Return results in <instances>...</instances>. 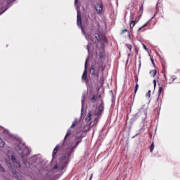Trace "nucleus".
<instances>
[{
    "instance_id": "obj_1",
    "label": "nucleus",
    "mask_w": 180,
    "mask_h": 180,
    "mask_svg": "<svg viewBox=\"0 0 180 180\" xmlns=\"http://www.w3.org/2000/svg\"><path fill=\"white\" fill-rule=\"evenodd\" d=\"M81 12H79V10H77V25L80 27V29H82V32L85 34V32L84 31V27H82V21L81 20Z\"/></svg>"
},
{
    "instance_id": "obj_2",
    "label": "nucleus",
    "mask_w": 180,
    "mask_h": 180,
    "mask_svg": "<svg viewBox=\"0 0 180 180\" xmlns=\"http://www.w3.org/2000/svg\"><path fill=\"white\" fill-rule=\"evenodd\" d=\"M103 111V104L101 103L98 108H96V110L94 111V115H96V116H99V115H101V113H102Z\"/></svg>"
},
{
    "instance_id": "obj_3",
    "label": "nucleus",
    "mask_w": 180,
    "mask_h": 180,
    "mask_svg": "<svg viewBox=\"0 0 180 180\" xmlns=\"http://www.w3.org/2000/svg\"><path fill=\"white\" fill-rule=\"evenodd\" d=\"M8 155V158L10 160H12L13 162H14V164L15 163V167H17V168H20V165H19V162H18V161H16V159L15 158V156H13V155Z\"/></svg>"
},
{
    "instance_id": "obj_4",
    "label": "nucleus",
    "mask_w": 180,
    "mask_h": 180,
    "mask_svg": "<svg viewBox=\"0 0 180 180\" xmlns=\"http://www.w3.org/2000/svg\"><path fill=\"white\" fill-rule=\"evenodd\" d=\"M87 63H88V59L86 60L85 65H84L85 70H84V72L83 75H82V79H84V80L86 79V77H87V73H86V64H87Z\"/></svg>"
},
{
    "instance_id": "obj_5",
    "label": "nucleus",
    "mask_w": 180,
    "mask_h": 180,
    "mask_svg": "<svg viewBox=\"0 0 180 180\" xmlns=\"http://www.w3.org/2000/svg\"><path fill=\"white\" fill-rule=\"evenodd\" d=\"M139 20H140V18H139L137 20L131 21V24H130L131 29H133L134 26H136V23H139Z\"/></svg>"
},
{
    "instance_id": "obj_6",
    "label": "nucleus",
    "mask_w": 180,
    "mask_h": 180,
    "mask_svg": "<svg viewBox=\"0 0 180 180\" xmlns=\"http://www.w3.org/2000/svg\"><path fill=\"white\" fill-rule=\"evenodd\" d=\"M103 9V7L102 6V4H97L96 6V11H97V12H98V13H101V12H102Z\"/></svg>"
},
{
    "instance_id": "obj_7",
    "label": "nucleus",
    "mask_w": 180,
    "mask_h": 180,
    "mask_svg": "<svg viewBox=\"0 0 180 180\" xmlns=\"http://www.w3.org/2000/svg\"><path fill=\"white\" fill-rule=\"evenodd\" d=\"M92 112H89V114L87 115V116L86 117V122H90L91 119L92 117Z\"/></svg>"
},
{
    "instance_id": "obj_8",
    "label": "nucleus",
    "mask_w": 180,
    "mask_h": 180,
    "mask_svg": "<svg viewBox=\"0 0 180 180\" xmlns=\"http://www.w3.org/2000/svg\"><path fill=\"white\" fill-rule=\"evenodd\" d=\"M58 148H59V146H56V148H55L54 150H53V157H55V156H56V154H57V153H58Z\"/></svg>"
},
{
    "instance_id": "obj_9",
    "label": "nucleus",
    "mask_w": 180,
    "mask_h": 180,
    "mask_svg": "<svg viewBox=\"0 0 180 180\" xmlns=\"http://www.w3.org/2000/svg\"><path fill=\"white\" fill-rule=\"evenodd\" d=\"M150 75H152V77H155V75H157V70H153L150 72Z\"/></svg>"
},
{
    "instance_id": "obj_10",
    "label": "nucleus",
    "mask_w": 180,
    "mask_h": 180,
    "mask_svg": "<svg viewBox=\"0 0 180 180\" xmlns=\"http://www.w3.org/2000/svg\"><path fill=\"white\" fill-rule=\"evenodd\" d=\"M0 147L1 148H4V147H5V142L2 141L1 139H0Z\"/></svg>"
},
{
    "instance_id": "obj_11",
    "label": "nucleus",
    "mask_w": 180,
    "mask_h": 180,
    "mask_svg": "<svg viewBox=\"0 0 180 180\" xmlns=\"http://www.w3.org/2000/svg\"><path fill=\"white\" fill-rule=\"evenodd\" d=\"M77 123H78V121H77V120H75L72 122L71 127H75L77 126Z\"/></svg>"
},
{
    "instance_id": "obj_12",
    "label": "nucleus",
    "mask_w": 180,
    "mask_h": 180,
    "mask_svg": "<svg viewBox=\"0 0 180 180\" xmlns=\"http://www.w3.org/2000/svg\"><path fill=\"white\" fill-rule=\"evenodd\" d=\"M90 72L92 74V75H95V69L94 68H91L90 69Z\"/></svg>"
},
{
    "instance_id": "obj_13",
    "label": "nucleus",
    "mask_w": 180,
    "mask_h": 180,
    "mask_svg": "<svg viewBox=\"0 0 180 180\" xmlns=\"http://www.w3.org/2000/svg\"><path fill=\"white\" fill-rule=\"evenodd\" d=\"M151 96V91L149 90L146 94V98H150Z\"/></svg>"
},
{
    "instance_id": "obj_14",
    "label": "nucleus",
    "mask_w": 180,
    "mask_h": 180,
    "mask_svg": "<svg viewBox=\"0 0 180 180\" xmlns=\"http://www.w3.org/2000/svg\"><path fill=\"white\" fill-rule=\"evenodd\" d=\"M70 130H68L65 136V139H67V137H68V136H70Z\"/></svg>"
},
{
    "instance_id": "obj_15",
    "label": "nucleus",
    "mask_w": 180,
    "mask_h": 180,
    "mask_svg": "<svg viewBox=\"0 0 180 180\" xmlns=\"http://www.w3.org/2000/svg\"><path fill=\"white\" fill-rule=\"evenodd\" d=\"M138 89H139V84H136V86H135V90H134L135 91V94H136V92H137Z\"/></svg>"
},
{
    "instance_id": "obj_16",
    "label": "nucleus",
    "mask_w": 180,
    "mask_h": 180,
    "mask_svg": "<svg viewBox=\"0 0 180 180\" xmlns=\"http://www.w3.org/2000/svg\"><path fill=\"white\" fill-rule=\"evenodd\" d=\"M95 101H96V96L92 97V98L91 99V102H95Z\"/></svg>"
},
{
    "instance_id": "obj_17",
    "label": "nucleus",
    "mask_w": 180,
    "mask_h": 180,
    "mask_svg": "<svg viewBox=\"0 0 180 180\" xmlns=\"http://www.w3.org/2000/svg\"><path fill=\"white\" fill-rule=\"evenodd\" d=\"M154 150V143H152L150 147V153H153V150Z\"/></svg>"
},
{
    "instance_id": "obj_18",
    "label": "nucleus",
    "mask_w": 180,
    "mask_h": 180,
    "mask_svg": "<svg viewBox=\"0 0 180 180\" xmlns=\"http://www.w3.org/2000/svg\"><path fill=\"white\" fill-rule=\"evenodd\" d=\"M162 91V87H160L158 90L159 95H161V91Z\"/></svg>"
},
{
    "instance_id": "obj_19",
    "label": "nucleus",
    "mask_w": 180,
    "mask_h": 180,
    "mask_svg": "<svg viewBox=\"0 0 180 180\" xmlns=\"http://www.w3.org/2000/svg\"><path fill=\"white\" fill-rule=\"evenodd\" d=\"M84 101H85V96H82V103L84 105Z\"/></svg>"
},
{
    "instance_id": "obj_20",
    "label": "nucleus",
    "mask_w": 180,
    "mask_h": 180,
    "mask_svg": "<svg viewBox=\"0 0 180 180\" xmlns=\"http://www.w3.org/2000/svg\"><path fill=\"white\" fill-rule=\"evenodd\" d=\"M127 49H129V50H131V45L128 44L127 45Z\"/></svg>"
},
{
    "instance_id": "obj_21",
    "label": "nucleus",
    "mask_w": 180,
    "mask_h": 180,
    "mask_svg": "<svg viewBox=\"0 0 180 180\" xmlns=\"http://www.w3.org/2000/svg\"><path fill=\"white\" fill-rule=\"evenodd\" d=\"M153 82H154V88H155V86H157V82L154 80Z\"/></svg>"
},
{
    "instance_id": "obj_22",
    "label": "nucleus",
    "mask_w": 180,
    "mask_h": 180,
    "mask_svg": "<svg viewBox=\"0 0 180 180\" xmlns=\"http://www.w3.org/2000/svg\"><path fill=\"white\" fill-rule=\"evenodd\" d=\"M143 47L144 50H147V46L144 44H143Z\"/></svg>"
},
{
    "instance_id": "obj_23",
    "label": "nucleus",
    "mask_w": 180,
    "mask_h": 180,
    "mask_svg": "<svg viewBox=\"0 0 180 180\" xmlns=\"http://www.w3.org/2000/svg\"><path fill=\"white\" fill-rule=\"evenodd\" d=\"M131 20L134 19V14H131Z\"/></svg>"
},
{
    "instance_id": "obj_24",
    "label": "nucleus",
    "mask_w": 180,
    "mask_h": 180,
    "mask_svg": "<svg viewBox=\"0 0 180 180\" xmlns=\"http://www.w3.org/2000/svg\"><path fill=\"white\" fill-rule=\"evenodd\" d=\"M77 4H78V0H75V5L76 6H77Z\"/></svg>"
},
{
    "instance_id": "obj_25",
    "label": "nucleus",
    "mask_w": 180,
    "mask_h": 180,
    "mask_svg": "<svg viewBox=\"0 0 180 180\" xmlns=\"http://www.w3.org/2000/svg\"><path fill=\"white\" fill-rule=\"evenodd\" d=\"M147 25H148V22H146L145 25H143V26H142V27L143 28V27H146V26H147Z\"/></svg>"
},
{
    "instance_id": "obj_26",
    "label": "nucleus",
    "mask_w": 180,
    "mask_h": 180,
    "mask_svg": "<svg viewBox=\"0 0 180 180\" xmlns=\"http://www.w3.org/2000/svg\"><path fill=\"white\" fill-rule=\"evenodd\" d=\"M0 171H1V172H4V168H2V167H1V166H0Z\"/></svg>"
},
{
    "instance_id": "obj_27",
    "label": "nucleus",
    "mask_w": 180,
    "mask_h": 180,
    "mask_svg": "<svg viewBox=\"0 0 180 180\" xmlns=\"http://www.w3.org/2000/svg\"><path fill=\"white\" fill-rule=\"evenodd\" d=\"M139 12H141V13H143V8H140Z\"/></svg>"
},
{
    "instance_id": "obj_28",
    "label": "nucleus",
    "mask_w": 180,
    "mask_h": 180,
    "mask_svg": "<svg viewBox=\"0 0 180 180\" xmlns=\"http://www.w3.org/2000/svg\"><path fill=\"white\" fill-rule=\"evenodd\" d=\"M141 29H143V27H141L140 28H139L138 32H140V30H141Z\"/></svg>"
},
{
    "instance_id": "obj_29",
    "label": "nucleus",
    "mask_w": 180,
    "mask_h": 180,
    "mask_svg": "<svg viewBox=\"0 0 180 180\" xmlns=\"http://www.w3.org/2000/svg\"><path fill=\"white\" fill-rule=\"evenodd\" d=\"M87 50L89 51V45L87 46Z\"/></svg>"
},
{
    "instance_id": "obj_30",
    "label": "nucleus",
    "mask_w": 180,
    "mask_h": 180,
    "mask_svg": "<svg viewBox=\"0 0 180 180\" xmlns=\"http://www.w3.org/2000/svg\"><path fill=\"white\" fill-rule=\"evenodd\" d=\"M151 62H152V64H154V60H153V58H151Z\"/></svg>"
},
{
    "instance_id": "obj_31",
    "label": "nucleus",
    "mask_w": 180,
    "mask_h": 180,
    "mask_svg": "<svg viewBox=\"0 0 180 180\" xmlns=\"http://www.w3.org/2000/svg\"><path fill=\"white\" fill-rule=\"evenodd\" d=\"M124 32H127V30H124L122 31V33H124Z\"/></svg>"
},
{
    "instance_id": "obj_32",
    "label": "nucleus",
    "mask_w": 180,
    "mask_h": 180,
    "mask_svg": "<svg viewBox=\"0 0 180 180\" xmlns=\"http://www.w3.org/2000/svg\"><path fill=\"white\" fill-rule=\"evenodd\" d=\"M86 39L87 40H89V38L88 36H86Z\"/></svg>"
},
{
    "instance_id": "obj_33",
    "label": "nucleus",
    "mask_w": 180,
    "mask_h": 180,
    "mask_svg": "<svg viewBox=\"0 0 180 180\" xmlns=\"http://www.w3.org/2000/svg\"><path fill=\"white\" fill-rule=\"evenodd\" d=\"M15 0H10V2H13L15 1Z\"/></svg>"
},
{
    "instance_id": "obj_34",
    "label": "nucleus",
    "mask_w": 180,
    "mask_h": 180,
    "mask_svg": "<svg viewBox=\"0 0 180 180\" xmlns=\"http://www.w3.org/2000/svg\"><path fill=\"white\" fill-rule=\"evenodd\" d=\"M54 169H57V165L55 166Z\"/></svg>"
}]
</instances>
